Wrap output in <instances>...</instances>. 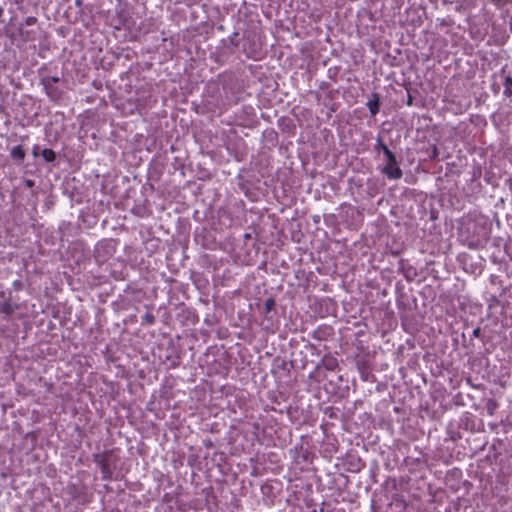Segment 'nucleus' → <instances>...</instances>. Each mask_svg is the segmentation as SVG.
I'll return each mask as SVG.
<instances>
[{
    "label": "nucleus",
    "mask_w": 512,
    "mask_h": 512,
    "mask_svg": "<svg viewBox=\"0 0 512 512\" xmlns=\"http://www.w3.org/2000/svg\"><path fill=\"white\" fill-rule=\"evenodd\" d=\"M110 458L111 454L108 452L94 455V462L100 467L103 479H110L112 476Z\"/></svg>",
    "instance_id": "f257e3e1"
},
{
    "label": "nucleus",
    "mask_w": 512,
    "mask_h": 512,
    "mask_svg": "<svg viewBox=\"0 0 512 512\" xmlns=\"http://www.w3.org/2000/svg\"><path fill=\"white\" fill-rule=\"evenodd\" d=\"M382 173L392 180H398L403 176V172L397 164L396 157L393 158V161H387L386 165L382 168Z\"/></svg>",
    "instance_id": "f03ea898"
},
{
    "label": "nucleus",
    "mask_w": 512,
    "mask_h": 512,
    "mask_svg": "<svg viewBox=\"0 0 512 512\" xmlns=\"http://www.w3.org/2000/svg\"><path fill=\"white\" fill-rule=\"evenodd\" d=\"M367 107L371 115L375 116L380 109V97L377 93H372L371 98L367 102Z\"/></svg>",
    "instance_id": "7ed1b4c3"
},
{
    "label": "nucleus",
    "mask_w": 512,
    "mask_h": 512,
    "mask_svg": "<svg viewBox=\"0 0 512 512\" xmlns=\"http://www.w3.org/2000/svg\"><path fill=\"white\" fill-rule=\"evenodd\" d=\"M17 308L18 306L16 304H13L10 300H7L0 305V312L6 317H9L15 312Z\"/></svg>",
    "instance_id": "20e7f679"
},
{
    "label": "nucleus",
    "mask_w": 512,
    "mask_h": 512,
    "mask_svg": "<svg viewBox=\"0 0 512 512\" xmlns=\"http://www.w3.org/2000/svg\"><path fill=\"white\" fill-rule=\"evenodd\" d=\"M50 99L57 100L60 96L59 90L53 84H43Z\"/></svg>",
    "instance_id": "39448f33"
},
{
    "label": "nucleus",
    "mask_w": 512,
    "mask_h": 512,
    "mask_svg": "<svg viewBox=\"0 0 512 512\" xmlns=\"http://www.w3.org/2000/svg\"><path fill=\"white\" fill-rule=\"evenodd\" d=\"M25 151L21 146H16L11 150V157L14 160L22 161L25 158Z\"/></svg>",
    "instance_id": "423d86ee"
},
{
    "label": "nucleus",
    "mask_w": 512,
    "mask_h": 512,
    "mask_svg": "<svg viewBox=\"0 0 512 512\" xmlns=\"http://www.w3.org/2000/svg\"><path fill=\"white\" fill-rule=\"evenodd\" d=\"M503 93L506 97L512 96V77L511 76L505 77Z\"/></svg>",
    "instance_id": "0eeeda50"
},
{
    "label": "nucleus",
    "mask_w": 512,
    "mask_h": 512,
    "mask_svg": "<svg viewBox=\"0 0 512 512\" xmlns=\"http://www.w3.org/2000/svg\"><path fill=\"white\" fill-rule=\"evenodd\" d=\"M41 154L46 162H53L56 159V153L52 149L46 148Z\"/></svg>",
    "instance_id": "6e6552de"
},
{
    "label": "nucleus",
    "mask_w": 512,
    "mask_h": 512,
    "mask_svg": "<svg viewBox=\"0 0 512 512\" xmlns=\"http://www.w3.org/2000/svg\"><path fill=\"white\" fill-rule=\"evenodd\" d=\"M142 323L147 324V325H153L155 323L154 315L151 312L147 311L142 316Z\"/></svg>",
    "instance_id": "1a4fd4ad"
},
{
    "label": "nucleus",
    "mask_w": 512,
    "mask_h": 512,
    "mask_svg": "<svg viewBox=\"0 0 512 512\" xmlns=\"http://www.w3.org/2000/svg\"><path fill=\"white\" fill-rule=\"evenodd\" d=\"M275 306V300L273 298H268L264 302V307L266 312H270Z\"/></svg>",
    "instance_id": "9d476101"
},
{
    "label": "nucleus",
    "mask_w": 512,
    "mask_h": 512,
    "mask_svg": "<svg viewBox=\"0 0 512 512\" xmlns=\"http://www.w3.org/2000/svg\"><path fill=\"white\" fill-rule=\"evenodd\" d=\"M43 84H55L57 82H59V78L58 77H47V78H44L42 80Z\"/></svg>",
    "instance_id": "9b49d317"
},
{
    "label": "nucleus",
    "mask_w": 512,
    "mask_h": 512,
    "mask_svg": "<svg viewBox=\"0 0 512 512\" xmlns=\"http://www.w3.org/2000/svg\"><path fill=\"white\" fill-rule=\"evenodd\" d=\"M383 153L385 154V156L387 157V161H393V158H395L396 156L394 155V153L392 151L389 150L388 147H384V151Z\"/></svg>",
    "instance_id": "f8f14e48"
},
{
    "label": "nucleus",
    "mask_w": 512,
    "mask_h": 512,
    "mask_svg": "<svg viewBox=\"0 0 512 512\" xmlns=\"http://www.w3.org/2000/svg\"><path fill=\"white\" fill-rule=\"evenodd\" d=\"M384 147H387V145L385 143H383L382 139L380 137L377 138V144L375 146V149H381L382 151H384Z\"/></svg>",
    "instance_id": "ddd939ff"
},
{
    "label": "nucleus",
    "mask_w": 512,
    "mask_h": 512,
    "mask_svg": "<svg viewBox=\"0 0 512 512\" xmlns=\"http://www.w3.org/2000/svg\"><path fill=\"white\" fill-rule=\"evenodd\" d=\"M480 334H481V328L480 327H477V328H475L473 330V333H472L473 337L478 338V337H480Z\"/></svg>",
    "instance_id": "4468645a"
},
{
    "label": "nucleus",
    "mask_w": 512,
    "mask_h": 512,
    "mask_svg": "<svg viewBox=\"0 0 512 512\" xmlns=\"http://www.w3.org/2000/svg\"><path fill=\"white\" fill-rule=\"evenodd\" d=\"M36 22V19L34 17H29L27 19V24L31 25V24H34Z\"/></svg>",
    "instance_id": "2eb2a0df"
},
{
    "label": "nucleus",
    "mask_w": 512,
    "mask_h": 512,
    "mask_svg": "<svg viewBox=\"0 0 512 512\" xmlns=\"http://www.w3.org/2000/svg\"><path fill=\"white\" fill-rule=\"evenodd\" d=\"M75 5L78 6V7H81L83 5V1L82 0H75Z\"/></svg>",
    "instance_id": "dca6fc26"
},
{
    "label": "nucleus",
    "mask_w": 512,
    "mask_h": 512,
    "mask_svg": "<svg viewBox=\"0 0 512 512\" xmlns=\"http://www.w3.org/2000/svg\"><path fill=\"white\" fill-rule=\"evenodd\" d=\"M437 154H438V152H437V148H436V147H434V148H433V152H432V156H431V157H432V158H435V157L437 156Z\"/></svg>",
    "instance_id": "f3484780"
},
{
    "label": "nucleus",
    "mask_w": 512,
    "mask_h": 512,
    "mask_svg": "<svg viewBox=\"0 0 512 512\" xmlns=\"http://www.w3.org/2000/svg\"><path fill=\"white\" fill-rule=\"evenodd\" d=\"M26 185H27L28 187H32V186H33V181H32V180H27V181H26Z\"/></svg>",
    "instance_id": "a211bd4d"
},
{
    "label": "nucleus",
    "mask_w": 512,
    "mask_h": 512,
    "mask_svg": "<svg viewBox=\"0 0 512 512\" xmlns=\"http://www.w3.org/2000/svg\"><path fill=\"white\" fill-rule=\"evenodd\" d=\"M501 0H493L495 4H499Z\"/></svg>",
    "instance_id": "6ab92c4d"
}]
</instances>
